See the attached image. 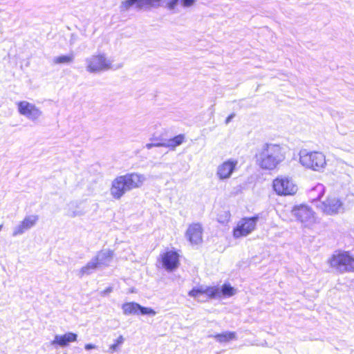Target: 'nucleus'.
<instances>
[{
	"instance_id": "nucleus-1",
	"label": "nucleus",
	"mask_w": 354,
	"mask_h": 354,
	"mask_svg": "<svg viewBox=\"0 0 354 354\" xmlns=\"http://www.w3.org/2000/svg\"><path fill=\"white\" fill-rule=\"evenodd\" d=\"M145 180V176L138 173L118 176L112 181L111 194L115 199L118 200L127 192L140 187Z\"/></svg>"
},
{
	"instance_id": "nucleus-2",
	"label": "nucleus",
	"mask_w": 354,
	"mask_h": 354,
	"mask_svg": "<svg viewBox=\"0 0 354 354\" xmlns=\"http://www.w3.org/2000/svg\"><path fill=\"white\" fill-rule=\"evenodd\" d=\"M255 157L257 165L267 170L274 169L284 159L279 145L268 143L258 149Z\"/></svg>"
},
{
	"instance_id": "nucleus-3",
	"label": "nucleus",
	"mask_w": 354,
	"mask_h": 354,
	"mask_svg": "<svg viewBox=\"0 0 354 354\" xmlns=\"http://www.w3.org/2000/svg\"><path fill=\"white\" fill-rule=\"evenodd\" d=\"M328 263L339 273L354 272V257L348 252H335Z\"/></svg>"
},
{
	"instance_id": "nucleus-4",
	"label": "nucleus",
	"mask_w": 354,
	"mask_h": 354,
	"mask_svg": "<svg viewBox=\"0 0 354 354\" xmlns=\"http://www.w3.org/2000/svg\"><path fill=\"white\" fill-rule=\"evenodd\" d=\"M299 161L306 168L314 171L324 169L326 162L325 156L318 151H308L303 149L299 153Z\"/></svg>"
},
{
	"instance_id": "nucleus-5",
	"label": "nucleus",
	"mask_w": 354,
	"mask_h": 354,
	"mask_svg": "<svg viewBox=\"0 0 354 354\" xmlns=\"http://www.w3.org/2000/svg\"><path fill=\"white\" fill-rule=\"evenodd\" d=\"M291 214L305 227L310 228L316 223L315 212L306 205H295Z\"/></svg>"
},
{
	"instance_id": "nucleus-6",
	"label": "nucleus",
	"mask_w": 354,
	"mask_h": 354,
	"mask_svg": "<svg viewBox=\"0 0 354 354\" xmlns=\"http://www.w3.org/2000/svg\"><path fill=\"white\" fill-rule=\"evenodd\" d=\"M272 187L279 196H292L297 191V186L291 178L287 176H278L272 182Z\"/></svg>"
},
{
	"instance_id": "nucleus-7",
	"label": "nucleus",
	"mask_w": 354,
	"mask_h": 354,
	"mask_svg": "<svg viewBox=\"0 0 354 354\" xmlns=\"http://www.w3.org/2000/svg\"><path fill=\"white\" fill-rule=\"evenodd\" d=\"M259 220L258 214L251 217H244L237 223L233 229V236L235 239L246 236L252 233L256 228L257 223Z\"/></svg>"
},
{
	"instance_id": "nucleus-8",
	"label": "nucleus",
	"mask_w": 354,
	"mask_h": 354,
	"mask_svg": "<svg viewBox=\"0 0 354 354\" xmlns=\"http://www.w3.org/2000/svg\"><path fill=\"white\" fill-rule=\"evenodd\" d=\"M86 70L90 73L107 71L111 68V63L104 55H93L86 59Z\"/></svg>"
},
{
	"instance_id": "nucleus-9",
	"label": "nucleus",
	"mask_w": 354,
	"mask_h": 354,
	"mask_svg": "<svg viewBox=\"0 0 354 354\" xmlns=\"http://www.w3.org/2000/svg\"><path fill=\"white\" fill-rule=\"evenodd\" d=\"M320 208L323 212L328 215L342 213L344 211L343 203L335 196H328L322 203Z\"/></svg>"
},
{
	"instance_id": "nucleus-10",
	"label": "nucleus",
	"mask_w": 354,
	"mask_h": 354,
	"mask_svg": "<svg viewBox=\"0 0 354 354\" xmlns=\"http://www.w3.org/2000/svg\"><path fill=\"white\" fill-rule=\"evenodd\" d=\"M159 261L166 271L174 272L180 265L179 254L174 250L167 251L160 255Z\"/></svg>"
},
{
	"instance_id": "nucleus-11",
	"label": "nucleus",
	"mask_w": 354,
	"mask_h": 354,
	"mask_svg": "<svg viewBox=\"0 0 354 354\" xmlns=\"http://www.w3.org/2000/svg\"><path fill=\"white\" fill-rule=\"evenodd\" d=\"M122 309L126 315H149L154 316L156 313L151 308L145 307L136 302H127L122 304Z\"/></svg>"
},
{
	"instance_id": "nucleus-12",
	"label": "nucleus",
	"mask_w": 354,
	"mask_h": 354,
	"mask_svg": "<svg viewBox=\"0 0 354 354\" xmlns=\"http://www.w3.org/2000/svg\"><path fill=\"white\" fill-rule=\"evenodd\" d=\"M17 106L18 111L21 115L33 122L37 121L42 115V111L27 101L18 102Z\"/></svg>"
},
{
	"instance_id": "nucleus-13",
	"label": "nucleus",
	"mask_w": 354,
	"mask_h": 354,
	"mask_svg": "<svg viewBox=\"0 0 354 354\" xmlns=\"http://www.w3.org/2000/svg\"><path fill=\"white\" fill-rule=\"evenodd\" d=\"M238 165V160L235 159H228L219 165L216 170V176L221 180L229 179Z\"/></svg>"
},
{
	"instance_id": "nucleus-14",
	"label": "nucleus",
	"mask_w": 354,
	"mask_h": 354,
	"mask_svg": "<svg viewBox=\"0 0 354 354\" xmlns=\"http://www.w3.org/2000/svg\"><path fill=\"white\" fill-rule=\"evenodd\" d=\"M185 236L192 244H199L203 241V227L198 223H192L188 227Z\"/></svg>"
},
{
	"instance_id": "nucleus-15",
	"label": "nucleus",
	"mask_w": 354,
	"mask_h": 354,
	"mask_svg": "<svg viewBox=\"0 0 354 354\" xmlns=\"http://www.w3.org/2000/svg\"><path fill=\"white\" fill-rule=\"evenodd\" d=\"M38 218V216L37 215L26 216L24 219L14 228L12 236H16L23 234L26 231L30 230L36 224Z\"/></svg>"
},
{
	"instance_id": "nucleus-16",
	"label": "nucleus",
	"mask_w": 354,
	"mask_h": 354,
	"mask_svg": "<svg viewBox=\"0 0 354 354\" xmlns=\"http://www.w3.org/2000/svg\"><path fill=\"white\" fill-rule=\"evenodd\" d=\"M77 335L76 333L68 332L64 335H56L54 339L51 342V344L58 345L60 347H66L71 342L77 340Z\"/></svg>"
},
{
	"instance_id": "nucleus-17",
	"label": "nucleus",
	"mask_w": 354,
	"mask_h": 354,
	"mask_svg": "<svg viewBox=\"0 0 354 354\" xmlns=\"http://www.w3.org/2000/svg\"><path fill=\"white\" fill-rule=\"evenodd\" d=\"M136 6V8L140 10L144 8H149L148 0H124L122 2L120 8V11H127L131 7Z\"/></svg>"
},
{
	"instance_id": "nucleus-18",
	"label": "nucleus",
	"mask_w": 354,
	"mask_h": 354,
	"mask_svg": "<svg viewBox=\"0 0 354 354\" xmlns=\"http://www.w3.org/2000/svg\"><path fill=\"white\" fill-rule=\"evenodd\" d=\"M113 252L111 250H102L97 253L94 258L97 261L100 266H108L112 260Z\"/></svg>"
},
{
	"instance_id": "nucleus-19",
	"label": "nucleus",
	"mask_w": 354,
	"mask_h": 354,
	"mask_svg": "<svg viewBox=\"0 0 354 354\" xmlns=\"http://www.w3.org/2000/svg\"><path fill=\"white\" fill-rule=\"evenodd\" d=\"M149 8H158L163 5L170 10H174L178 3V0H148Z\"/></svg>"
},
{
	"instance_id": "nucleus-20",
	"label": "nucleus",
	"mask_w": 354,
	"mask_h": 354,
	"mask_svg": "<svg viewBox=\"0 0 354 354\" xmlns=\"http://www.w3.org/2000/svg\"><path fill=\"white\" fill-rule=\"evenodd\" d=\"M100 265L97 261L93 257L90 261H88L86 266H83L80 271V277H82L84 275H89L92 274L95 270L100 268Z\"/></svg>"
},
{
	"instance_id": "nucleus-21",
	"label": "nucleus",
	"mask_w": 354,
	"mask_h": 354,
	"mask_svg": "<svg viewBox=\"0 0 354 354\" xmlns=\"http://www.w3.org/2000/svg\"><path fill=\"white\" fill-rule=\"evenodd\" d=\"M185 138L184 134H178L170 139L164 140L163 145H165V147H168L174 150L176 147L180 145L184 142Z\"/></svg>"
},
{
	"instance_id": "nucleus-22",
	"label": "nucleus",
	"mask_w": 354,
	"mask_h": 354,
	"mask_svg": "<svg viewBox=\"0 0 354 354\" xmlns=\"http://www.w3.org/2000/svg\"><path fill=\"white\" fill-rule=\"evenodd\" d=\"M217 342L220 343L229 342L231 340L236 339V333L235 332L226 331L222 333H217L212 336Z\"/></svg>"
},
{
	"instance_id": "nucleus-23",
	"label": "nucleus",
	"mask_w": 354,
	"mask_h": 354,
	"mask_svg": "<svg viewBox=\"0 0 354 354\" xmlns=\"http://www.w3.org/2000/svg\"><path fill=\"white\" fill-rule=\"evenodd\" d=\"M235 293V289L227 283H225L219 288V297L221 295L225 297H232Z\"/></svg>"
},
{
	"instance_id": "nucleus-24",
	"label": "nucleus",
	"mask_w": 354,
	"mask_h": 354,
	"mask_svg": "<svg viewBox=\"0 0 354 354\" xmlns=\"http://www.w3.org/2000/svg\"><path fill=\"white\" fill-rule=\"evenodd\" d=\"M74 55L73 53H71L69 55H62L60 56L55 57L53 59V62L57 64H70L74 60Z\"/></svg>"
},
{
	"instance_id": "nucleus-25",
	"label": "nucleus",
	"mask_w": 354,
	"mask_h": 354,
	"mask_svg": "<svg viewBox=\"0 0 354 354\" xmlns=\"http://www.w3.org/2000/svg\"><path fill=\"white\" fill-rule=\"evenodd\" d=\"M205 295L211 299L219 297V288L216 286H205Z\"/></svg>"
},
{
	"instance_id": "nucleus-26",
	"label": "nucleus",
	"mask_w": 354,
	"mask_h": 354,
	"mask_svg": "<svg viewBox=\"0 0 354 354\" xmlns=\"http://www.w3.org/2000/svg\"><path fill=\"white\" fill-rule=\"evenodd\" d=\"M124 339L122 335H120L118 338L115 340V343L111 344L109 346L108 352L110 354H113L115 352L118 351L119 347L124 343Z\"/></svg>"
},
{
	"instance_id": "nucleus-27",
	"label": "nucleus",
	"mask_w": 354,
	"mask_h": 354,
	"mask_svg": "<svg viewBox=\"0 0 354 354\" xmlns=\"http://www.w3.org/2000/svg\"><path fill=\"white\" fill-rule=\"evenodd\" d=\"M318 192V195H317L316 199H320V198L322 197L323 195L324 194V192H325L324 186L322 184H318L315 186L314 190L312 191V192Z\"/></svg>"
},
{
	"instance_id": "nucleus-28",
	"label": "nucleus",
	"mask_w": 354,
	"mask_h": 354,
	"mask_svg": "<svg viewBox=\"0 0 354 354\" xmlns=\"http://www.w3.org/2000/svg\"><path fill=\"white\" fill-rule=\"evenodd\" d=\"M179 1L183 7L189 8L196 3V0H178Z\"/></svg>"
},
{
	"instance_id": "nucleus-29",
	"label": "nucleus",
	"mask_w": 354,
	"mask_h": 354,
	"mask_svg": "<svg viewBox=\"0 0 354 354\" xmlns=\"http://www.w3.org/2000/svg\"><path fill=\"white\" fill-rule=\"evenodd\" d=\"M189 296L194 297L195 299H198L201 295L197 290L196 288H193L188 293Z\"/></svg>"
},
{
	"instance_id": "nucleus-30",
	"label": "nucleus",
	"mask_w": 354,
	"mask_h": 354,
	"mask_svg": "<svg viewBox=\"0 0 354 354\" xmlns=\"http://www.w3.org/2000/svg\"><path fill=\"white\" fill-rule=\"evenodd\" d=\"M84 214V212L82 211H73L71 214L70 216L71 217H75L77 216H82Z\"/></svg>"
},
{
	"instance_id": "nucleus-31",
	"label": "nucleus",
	"mask_w": 354,
	"mask_h": 354,
	"mask_svg": "<svg viewBox=\"0 0 354 354\" xmlns=\"http://www.w3.org/2000/svg\"><path fill=\"white\" fill-rule=\"evenodd\" d=\"M112 291H113V288L111 286L108 287L102 292V295H103V296L106 295L111 293Z\"/></svg>"
},
{
	"instance_id": "nucleus-32",
	"label": "nucleus",
	"mask_w": 354,
	"mask_h": 354,
	"mask_svg": "<svg viewBox=\"0 0 354 354\" xmlns=\"http://www.w3.org/2000/svg\"><path fill=\"white\" fill-rule=\"evenodd\" d=\"M198 292L201 295L205 294V287L204 286H200V287H196Z\"/></svg>"
},
{
	"instance_id": "nucleus-33",
	"label": "nucleus",
	"mask_w": 354,
	"mask_h": 354,
	"mask_svg": "<svg viewBox=\"0 0 354 354\" xmlns=\"http://www.w3.org/2000/svg\"><path fill=\"white\" fill-rule=\"evenodd\" d=\"M95 345L93 344H86L84 346V348L86 350V351H90L91 349H93V348H95Z\"/></svg>"
},
{
	"instance_id": "nucleus-34",
	"label": "nucleus",
	"mask_w": 354,
	"mask_h": 354,
	"mask_svg": "<svg viewBox=\"0 0 354 354\" xmlns=\"http://www.w3.org/2000/svg\"><path fill=\"white\" fill-rule=\"evenodd\" d=\"M234 116H235L234 113H232L230 115H228V117L225 120V123L226 124L230 123L231 122V120L234 118Z\"/></svg>"
},
{
	"instance_id": "nucleus-35",
	"label": "nucleus",
	"mask_w": 354,
	"mask_h": 354,
	"mask_svg": "<svg viewBox=\"0 0 354 354\" xmlns=\"http://www.w3.org/2000/svg\"><path fill=\"white\" fill-rule=\"evenodd\" d=\"M163 144H164V140H162V142H153V147H165V145Z\"/></svg>"
},
{
	"instance_id": "nucleus-36",
	"label": "nucleus",
	"mask_w": 354,
	"mask_h": 354,
	"mask_svg": "<svg viewBox=\"0 0 354 354\" xmlns=\"http://www.w3.org/2000/svg\"><path fill=\"white\" fill-rule=\"evenodd\" d=\"M146 147H147L148 149H151L152 147H153V143H148V144H147V145H146Z\"/></svg>"
}]
</instances>
